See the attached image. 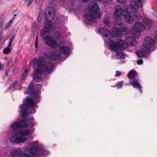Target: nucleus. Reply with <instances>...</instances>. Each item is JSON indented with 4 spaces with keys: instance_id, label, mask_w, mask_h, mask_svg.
<instances>
[{
    "instance_id": "38",
    "label": "nucleus",
    "mask_w": 157,
    "mask_h": 157,
    "mask_svg": "<svg viewBox=\"0 0 157 157\" xmlns=\"http://www.w3.org/2000/svg\"><path fill=\"white\" fill-rule=\"evenodd\" d=\"M22 157H32L29 154L26 153H24L23 154Z\"/></svg>"
},
{
    "instance_id": "13",
    "label": "nucleus",
    "mask_w": 157,
    "mask_h": 157,
    "mask_svg": "<svg viewBox=\"0 0 157 157\" xmlns=\"http://www.w3.org/2000/svg\"><path fill=\"white\" fill-rule=\"evenodd\" d=\"M18 133L16 132H13L12 133V136L13 138L15 139L14 141L10 140V142L13 143V142L17 144L24 143L27 140V138L25 137H18Z\"/></svg>"
},
{
    "instance_id": "28",
    "label": "nucleus",
    "mask_w": 157,
    "mask_h": 157,
    "mask_svg": "<svg viewBox=\"0 0 157 157\" xmlns=\"http://www.w3.org/2000/svg\"><path fill=\"white\" fill-rule=\"evenodd\" d=\"M136 72L134 70H131L128 74V77L132 79L136 77Z\"/></svg>"
},
{
    "instance_id": "12",
    "label": "nucleus",
    "mask_w": 157,
    "mask_h": 157,
    "mask_svg": "<svg viewBox=\"0 0 157 157\" xmlns=\"http://www.w3.org/2000/svg\"><path fill=\"white\" fill-rule=\"evenodd\" d=\"M44 39L45 43L52 48H56L58 46V43L54 39L49 36H47Z\"/></svg>"
},
{
    "instance_id": "8",
    "label": "nucleus",
    "mask_w": 157,
    "mask_h": 157,
    "mask_svg": "<svg viewBox=\"0 0 157 157\" xmlns=\"http://www.w3.org/2000/svg\"><path fill=\"white\" fill-rule=\"evenodd\" d=\"M55 15L54 10L52 8H49L45 10V18L48 22H50L52 21L54 19Z\"/></svg>"
},
{
    "instance_id": "20",
    "label": "nucleus",
    "mask_w": 157,
    "mask_h": 157,
    "mask_svg": "<svg viewBox=\"0 0 157 157\" xmlns=\"http://www.w3.org/2000/svg\"><path fill=\"white\" fill-rule=\"evenodd\" d=\"M142 51H139L136 52V55L139 57H143L145 56L146 54H149L150 53L148 52L147 49H146L143 48H142Z\"/></svg>"
},
{
    "instance_id": "32",
    "label": "nucleus",
    "mask_w": 157,
    "mask_h": 157,
    "mask_svg": "<svg viewBox=\"0 0 157 157\" xmlns=\"http://www.w3.org/2000/svg\"><path fill=\"white\" fill-rule=\"evenodd\" d=\"M32 63H33L34 67H36L37 66L38 67L39 62L37 58H34L33 60Z\"/></svg>"
},
{
    "instance_id": "44",
    "label": "nucleus",
    "mask_w": 157,
    "mask_h": 157,
    "mask_svg": "<svg viewBox=\"0 0 157 157\" xmlns=\"http://www.w3.org/2000/svg\"><path fill=\"white\" fill-rule=\"evenodd\" d=\"M3 24V20H0V28H2Z\"/></svg>"
},
{
    "instance_id": "17",
    "label": "nucleus",
    "mask_w": 157,
    "mask_h": 157,
    "mask_svg": "<svg viewBox=\"0 0 157 157\" xmlns=\"http://www.w3.org/2000/svg\"><path fill=\"white\" fill-rule=\"evenodd\" d=\"M15 36L13 35L10 39V42L7 48L4 49L3 50V52L4 54H7L9 53L10 51L11 45L15 38Z\"/></svg>"
},
{
    "instance_id": "53",
    "label": "nucleus",
    "mask_w": 157,
    "mask_h": 157,
    "mask_svg": "<svg viewBox=\"0 0 157 157\" xmlns=\"http://www.w3.org/2000/svg\"><path fill=\"white\" fill-rule=\"evenodd\" d=\"M129 85V84L128 83H125V85Z\"/></svg>"
},
{
    "instance_id": "31",
    "label": "nucleus",
    "mask_w": 157,
    "mask_h": 157,
    "mask_svg": "<svg viewBox=\"0 0 157 157\" xmlns=\"http://www.w3.org/2000/svg\"><path fill=\"white\" fill-rule=\"evenodd\" d=\"M136 10L135 12H134L135 13L134 14V16L136 17V20H139L141 19V16L139 13L136 11Z\"/></svg>"
},
{
    "instance_id": "42",
    "label": "nucleus",
    "mask_w": 157,
    "mask_h": 157,
    "mask_svg": "<svg viewBox=\"0 0 157 157\" xmlns=\"http://www.w3.org/2000/svg\"><path fill=\"white\" fill-rule=\"evenodd\" d=\"M34 0H28L27 6H30Z\"/></svg>"
},
{
    "instance_id": "6",
    "label": "nucleus",
    "mask_w": 157,
    "mask_h": 157,
    "mask_svg": "<svg viewBox=\"0 0 157 157\" xmlns=\"http://www.w3.org/2000/svg\"><path fill=\"white\" fill-rule=\"evenodd\" d=\"M144 29V27L142 23L136 22L131 27L130 32L135 38H138L140 36V32L143 31Z\"/></svg>"
},
{
    "instance_id": "18",
    "label": "nucleus",
    "mask_w": 157,
    "mask_h": 157,
    "mask_svg": "<svg viewBox=\"0 0 157 157\" xmlns=\"http://www.w3.org/2000/svg\"><path fill=\"white\" fill-rule=\"evenodd\" d=\"M61 57V55L59 51H55L52 52L51 55L52 60H56L60 59Z\"/></svg>"
},
{
    "instance_id": "16",
    "label": "nucleus",
    "mask_w": 157,
    "mask_h": 157,
    "mask_svg": "<svg viewBox=\"0 0 157 157\" xmlns=\"http://www.w3.org/2000/svg\"><path fill=\"white\" fill-rule=\"evenodd\" d=\"M23 153L22 151L19 149H14L10 152L11 155L13 157H21Z\"/></svg>"
},
{
    "instance_id": "23",
    "label": "nucleus",
    "mask_w": 157,
    "mask_h": 157,
    "mask_svg": "<svg viewBox=\"0 0 157 157\" xmlns=\"http://www.w3.org/2000/svg\"><path fill=\"white\" fill-rule=\"evenodd\" d=\"M112 33L116 37H119L121 35V31L117 28L115 27L112 29Z\"/></svg>"
},
{
    "instance_id": "50",
    "label": "nucleus",
    "mask_w": 157,
    "mask_h": 157,
    "mask_svg": "<svg viewBox=\"0 0 157 157\" xmlns=\"http://www.w3.org/2000/svg\"><path fill=\"white\" fill-rule=\"evenodd\" d=\"M155 39L156 40H157V32L156 33L155 36Z\"/></svg>"
},
{
    "instance_id": "45",
    "label": "nucleus",
    "mask_w": 157,
    "mask_h": 157,
    "mask_svg": "<svg viewBox=\"0 0 157 157\" xmlns=\"http://www.w3.org/2000/svg\"><path fill=\"white\" fill-rule=\"evenodd\" d=\"M14 20V18H12L9 21L10 23L11 24L13 22Z\"/></svg>"
},
{
    "instance_id": "11",
    "label": "nucleus",
    "mask_w": 157,
    "mask_h": 157,
    "mask_svg": "<svg viewBox=\"0 0 157 157\" xmlns=\"http://www.w3.org/2000/svg\"><path fill=\"white\" fill-rule=\"evenodd\" d=\"M99 33L105 42V46L108 47V30L102 27L98 29Z\"/></svg>"
},
{
    "instance_id": "4",
    "label": "nucleus",
    "mask_w": 157,
    "mask_h": 157,
    "mask_svg": "<svg viewBox=\"0 0 157 157\" xmlns=\"http://www.w3.org/2000/svg\"><path fill=\"white\" fill-rule=\"evenodd\" d=\"M38 141H36L35 142L30 143L31 145H33L29 149L30 153L35 156H44L48 155L49 154V152L48 151L35 147L38 146Z\"/></svg>"
},
{
    "instance_id": "52",
    "label": "nucleus",
    "mask_w": 157,
    "mask_h": 157,
    "mask_svg": "<svg viewBox=\"0 0 157 157\" xmlns=\"http://www.w3.org/2000/svg\"><path fill=\"white\" fill-rule=\"evenodd\" d=\"M16 16V14H14V17L13 18H14V19H15V17Z\"/></svg>"
},
{
    "instance_id": "30",
    "label": "nucleus",
    "mask_w": 157,
    "mask_h": 157,
    "mask_svg": "<svg viewBox=\"0 0 157 157\" xmlns=\"http://www.w3.org/2000/svg\"><path fill=\"white\" fill-rule=\"evenodd\" d=\"M34 121V118L33 117H32L29 118V120L27 121V123L29 125H30L31 126H33L34 125V124L33 122V121Z\"/></svg>"
},
{
    "instance_id": "48",
    "label": "nucleus",
    "mask_w": 157,
    "mask_h": 157,
    "mask_svg": "<svg viewBox=\"0 0 157 157\" xmlns=\"http://www.w3.org/2000/svg\"><path fill=\"white\" fill-rule=\"evenodd\" d=\"M81 0L83 2H88L89 0Z\"/></svg>"
},
{
    "instance_id": "41",
    "label": "nucleus",
    "mask_w": 157,
    "mask_h": 157,
    "mask_svg": "<svg viewBox=\"0 0 157 157\" xmlns=\"http://www.w3.org/2000/svg\"><path fill=\"white\" fill-rule=\"evenodd\" d=\"M137 63L139 65H140L143 63V61L141 59L138 60L137 61Z\"/></svg>"
},
{
    "instance_id": "26",
    "label": "nucleus",
    "mask_w": 157,
    "mask_h": 157,
    "mask_svg": "<svg viewBox=\"0 0 157 157\" xmlns=\"http://www.w3.org/2000/svg\"><path fill=\"white\" fill-rule=\"evenodd\" d=\"M29 133L30 130H22L19 131V135L21 136H29Z\"/></svg>"
},
{
    "instance_id": "40",
    "label": "nucleus",
    "mask_w": 157,
    "mask_h": 157,
    "mask_svg": "<svg viewBox=\"0 0 157 157\" xmlns=\"http://www.w3.org/2000/svg\"><path fill=\"white\" fill-rule=\"evenodd\" d=\"M16 84L15 82H13L12 84V85L10 86L9 89H12L14 87L15 85Z\"/></svg>"
},
{
    "instance_id": "43",
    "label": "nucleus",
    "mask_w": 157,
    "mask_h": 157,
    "mask_svg": "<svg viewBox=\"0 0 157 157\" xmlns=\"http://www.w3.org/2000/svg\"><path fill=\"white\" fill-rule=\"evenodd\" d=\"M11 24L9 22L8 23H7L6 25V29H7L10 26Z\"/></svg>"
},
{
    "instance_id": "46",
    "label": "nucleus",
    "mask_w": 157,
    "mask_h": 157,
    "mask_svg": "<svg viewBox=\"0 0 157 157\" xmlns=\"http://www.w3.org/2000/svg\"><path fill=\"white\" fill-rule=\"evenodd\" d=\"M119 21H120L119 23L117 24V25H121L122 24V22L121 21V20H119Z\"/></svg>"
},
{
    "instance_id": "36",
    "label": "nucleus",
    "mask_w": 157,
    "mask_h": 157,
    "mask_svg": "<svg viewBox=\"0 0 157 157\" xmlns=\"http://www.w3.org/2000/svg\"><path fill=\"white\" fill-rule=\"evenodd\" d=\"M122 74V73L120 71H116L115 76H119L121 75Z\"/></svg>"
},
{
    "instance_id": "10",
    "label": "nucleus",
    "mask_w": 157,
    "mask_h": 157,
    "mask_svg": "<svg viewBox=\"0 0 157 157\" xmlns=\"http://www.w3.org/2000/svg\"><path fill=\"white\" fill-rule=\"evenodd\" d=\"M154 44V41L151 37L147 36L144 39L143 43V48L148 50V52L150 53L149 48L153 46Z\"/></svg>"
},
{
    "instance_id": "35",
    "label": "nucleus",
    "mask_w": 157,
    "mask_h": 157,
    "mask_svg": "<svg viewBox=\"0 0 157 157\" xmlns=\"http://www.w3.org/2000/svg\"><path fill=\"white\" fill-rule=\"evenodd\" d=\"M124 83L123 81H120L117 85V86L119 88H121Z\"/></svg>"
},
{
    "instance_id": "2",
    "label": "nucleus",
    "mask_w": 157,
    "mask_h": 157,
    "mask_svg": "<svg viewBox=\"0 0 157 157\" xmlns=\"http://www.w3.org/2000/svg\"><path fill=\"white\" fill-rule=\"evenodd\" d=\"M26 93V94H30L32 98H30L28 96L25 99V102L27 105L23 104L21 105L20 112L23 117H27L28 115V110L29 114H33L35 113V104L38 103L40 99L37 92H34L33 85H30L29 86L28 91L25 92V93Z\"/></svg>"
},
{
    "instance_id": "7",
    "label": "nucleus",
    "mask_w": 157,
    "mask_h": 157,
    "mask_svg": "<svg viewBox=\"0 0 157 157\" xmlns=\"http://www.w3.org/2000/svg\"><path fill=\"white\" fill-rule=\"evenodd\" d=\"M52 25L50 22H46L44 25V28L41 31V36L43 38L50 35V30L52 29Z\"/></svg>"
},
{
    "instance_id": "55",
    "label": "nucleus",
    "mask_w": 157,
    "mask_h": 157,
    "mask_svg": "<svg viewBox=\"0 0 157 157\" xmlns=\"http://www.w3.org/2000/svg\"><path fill=\"white\" fill-rule=\"evenodd\" d=\"M106 0H105V2H107V1H106Z\"/></svg>"
},
{
    "instance_id": "29",
    "label": "nucleus",
    "mask_w": 157,
    "mask_h": 157,
    "mask_svg": "<svg viewBox=\"0 0 157 157\" xmlns=\"http://www.w3.org/2000/svg\"><path fill=\"white\" fill-rule=\"evenodd\" d=\"M117 57L119 59H124L125 56L123 53L121 52H118L116 53Z\"/></svg>"
},
{
    "instance_id": "47",
    "label": "nucleus",
    "mask_w": 157,
    "mask_h": 157,
    "mask_svg": "<svg viewBox=\"0 0 157 157\" xmlns=\"http://www.w3.org/2000/svg\"><path fill=\"white\" fill-rule=\"evenodd\" d=\"M127 30V29L126 28H123V31H126Z\"/></svg>"
},
{
    "instance_id": "15",
    "label": "nucleus",
    "mask_w": 157,
    "mask_h": 157,
    "mask_svg": "<svg viewBox=\"0 0 157 157\" xmlns=\"http://www.w3.org/2000/svg\"><path fill=\"white\" fill-rule=\"evenodd\" d=\"M143 22L144 29H150L152 25V20L147 17H144L143 18Z\"/></svg>"
},
{
    "instance_id": "39",
    "label": "nucleus",
    "mask_w": 157,
    "mask_h": 157,
    "mask_svg": "<svg viewBox=\"0 0 157 157\" xmlns=\"http://www.w3.org/2000/svg\"><path fill=\"white\" fill-rule=\"evenodd\" d=\"M104 23L106 25H108V18L106 17L103 20Z\"/></svg>"
},
{
    "instance_id": "3",
    "label": "nucleus",
    "mask_w": 157,
    "mask_h": 157,
    "mask_svg": "<svg viewBox=\"0 0 157 157\" xmlns=\"http://www.w3.org/2000/svg\"><path fill=\"white\" fill-rule=\"evenodd\" d=\"M89 12L86 13L84 16L85 17L88 21H92L96 23L97 22L96 19L100 17V13L98 6L96 1L93 0L90 2L89 5Z\"/></svg>"
},
{
    "instance_id": "54",
    "label": "nucleus",
    "mask_w": 157,
    "mask_h": 157,
    "mask_svg": "<svg viewBox=\"0 0 157 157\" xmlns=\"http://www.w3.org/2000/svg\"><path fill=\"white\" fill-rule=\"evenodd\" d=\"M25 1H27L28 0H25Z\"/></svg>"
},
{
    "instance_id": "33",
    "label": "nucleus",
    "mask_w": 157,
    "mask_h": 157,
    "mask_svg": "<svg viewBox=\"0 0 157 157\" xmlns=\"http://www.w3.org/2000/svg\"><path fill=\"white\" fill-rule=\"evenodd\" d=\"M28 71L27 70H26L24 71L21 77V78L22 79H24L25 78L27 74L28 73Z\"/></svg>"
},
{
    "instance_id": "24",
    "label": "nucleus",
    "mask_w": 157,
    "mask_h": 157,
    "mask_svg": "<svg viewBox=\"0 0 157 157\" xmlns=\"http://www.w3.org/2000/svg\"><path fill=\"white\" fill-rule=\"evenodd\" d=\"M60 50L63 54L67 55L70 53V49L69 47L63 46L60 48Z\"/></svg>"
},
{
    "instance_id": "5",
    "label": "nucleus",
    "mask_w": 157,
    "mask_h": 157,
    "mask_svg": "<svg viewBox=\"0 0 157 157\" xmlns=\"http://www.w3.org/2000/svg\"><path fill=\"white\" fill-rule=\"evenodd\" d=\"M37 60L39 62L38 67L42 71L50 74L53 71L54 66L53 63H50L44 64V58L42 56H40Z\"/></svg>"
},
{
    "instance_id": "22",
    "label": "nucleus",
    "mask_w": 157,
    "mask_h": 157,
    "mask_svg": "<svg viewBox=\"0 0 157 157\" xmlns=\"http://www.w3.org/2000/svg\"><path fill=\"white\" fill-rule=\"evenodd\" d=\"M117 44L119 47V49H121L125 48L127 47V45L124 41L120 39L117 40Z\"/></svg>"
},
{
    "instance_id": "14",
    "label": "nucleus",
    "mask_w": 157,
    "mask_h": 157,
    "mask_svg": "<svg viewBox=\"0 0 157 157\" xmlns=\"http://www.w3.org/2000/svg\"><path fill=\"white\" fill-rule=\"evenodd\" d=\"M41 71L38 68H36L35 71V73L33 74V78L34 81L36 82H39L41 79Z\"/></svg>"
},
{
    "instance_id": "21",
    "label": "nucleus",
    "mask_w": 157,
    "mask_h": 157,
    "mask_svg": "<svg viewBox=\"0 0 157 157\" xmlns=\"http://www.w3.org/2000/svg\"><path fill=\"white\" fill-rule=\"evenodd\" d=\"M42 11H40L39 13L38 16L37 18V21L35 22L32 25V28H35L40 24V22L41 21L43 14Z\"/></svg>"
},
{
    "instance_id": "25",
    "label": "nucleus",
    "mask_w": 157,
    "mask_h": 157,
    "mask_svg": "<svg viewBox=\"0 0 157 157\" xmlns=\"http://www.w3.org/2000/svg\"><path fill=\"white\" fill-rule=\"evenodd\" d=\"M110 48L114 51H116L119 49V47L117 43L113 42L111 44Z\"/></svg>"
},
{
    "instance_id": "9",
    "label": "nucleus",
    "mask_w": 157,
    "mask_h": 157,
    "mask_svg": "<svg viewBox=\"0 0 157 157\" xmlns=\"http://www.w3.org/2000/svg\"><path fill=\"white\" fill-rule=\"evenodd\" d=\"M28 124L24 119L21 120L18 122H14L11 125L12 128L15 130H17L21 128H27Z\"/></svg>"
},
{
    "instance_id": "49",
    "label": "nucleus",
    "mask_w": 157,
    "mask_h": 157,
    "mask_svg": "<svg viewBox=\"0 0 157 157\" xmlns=\"http://www.w3.org/2000/svg\"><path fill=\"white\" fill-rule=\"evenodd\" d=\"M2 32H0V38H2Z\"/></svg>"
},
{
    "instance_id": "37",
    "label": "nucleus",
    "mask_w": 157,
    "mask_h": 157,
    "mask_svg": "<svg viewBox=\"0 0 157 157\" xmlns=\"http://www.w3.org/2000/svg\"><path fill=\"white\" fill-rule=\"evenodd\" d=\"M38 46V36H36V39L35 40V47L37 48Z\"/></svg>"
},
{
    "instance_id": "19",
    "label": "nucleus",
    "mask_w": 157,
    "mask_h": 157,
    "mask_svg": "<svg viewBox=\"0 0 157 157\" xmlns=\"http://www.w3.org/2000/svg\"><path fill=\"white\" fill-rule=\"evenodd\" d=\"M126 42L128 46H134L136 45V39L133 37H128L126 40Z\"/></svg>"
},
{
    "instance_id": "51",
    "label": "nucleus",
    "mask_w": 157,
    "mask_h": 157,
    "mask_svg": "<svg viewBox=\"0 0 157 157\" xmlns=\"http://www.w3.org/2000/svg\"><path fill=\"white\" fill-rule=\"evenodd\" d=\"M3 67L2 66V64L0 63V70H1Z\"/></svg>"
},
{
    "instance_id": "34",
    "label": "nucleus",
    "mask_w": 157,
    "mask_h": 157,
    "mask_svg": "<svg viewBox=\"0 0 157 157\" xmlns=\"http://www.w3.org/2000/svg\"><path fill=\"white\" fill-rule=\"evenodd\" d=\"M117 1L121 3L122 4L124 5L126 3L128 0H117Z\"/></svg>"
},
{
    "instance_id": "1",
    "label": "nucleus",
    "mask_w": 157,
    "mask_h": 157,
    "mask_svg": "<svg viewBox=\"0 0 157 157\" xmlns=\"http://www.w3.org/2000/svg\"><path fill=\"white\" fill-rule=\"evenodd\" d=\"M143 0H134L130 2L127 6H124L122 8L119 5L116 6L115 8L114 16L120 18L122 15L124 16L126 21L130 24H132L134 18L130 13L135 12L136 10H139L143 6Z\"/></svg>"
},
{
    "instance_id": "27",
    "label": "nucleus",
    "mask_w": 157,
    "mask_h": 157,
    "mask_svg": "<svg viewBox=\"0 0 157 157\" xmlns=\"http://www.w3.org/2000/svg\"><path fill=\"white\" fill-rule=\"evenodd\" d=\"M132 86L135 88H138L140 91L141 92V86L140 84L136 81H134L131 83Z\"/></svg>"
}]
</instances>
